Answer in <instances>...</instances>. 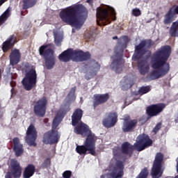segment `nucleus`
<instances>
[{
    "mask_svg": "<svg viewBox=\"0 0 178 178\" xmlns=\"http://www.w3.org/2000/svg\"><path fill=\"white\" fill-rule=\"evenodd\" d=\"M110 96L109 93L106 94H95L93 95V108L94 109L97 108V106L99 105H102L106 102H108Z\"/></svg>",
    "mask_w": 178,
    "mask_h": 178,
    "instance_id": "nucleus-18",
    "label": "nucleus"
},
{
    "mask_svg": "<svg viewBox=\"0 0 178 178\" xmlns=\"http://www.w3.org/2000/svg\"><path fill=\"white\" fill-rule=\"evenodd\" d=\"M63 38L60 35H54V42L57 47H60L62 45Z\"/></svg>",
    "mask_w": 178,
    "mask_h": 178,
    "instance_id": "nucleus-38",
    "label": "nucleus"
},
{
    "mask_svg": "<svg viewBox=\"0 0 178 178\" xmlns=\"http://www.w3.org/2000/svg\"><path fill=\"white\" fill-rule=\"evenodd\" d=\"M148 175H149L148 168H144L136 177V178H148Z\"/></svg>",
    "mask_w": 178,
    "mask_h": 178,
    "instance_id": "nucleus-35",
    "label": "nucleus"
},
{
    "mask_svg": "<svg viewBox=\"0 0 178 178\" xmlns=\"http://www.w3.org/2000/svg\"><path fill=\"white\" fill-rule=\"evenodd\" d=\"M10 86H11V87H15V86H16V83H10Z\"/></svg>",
    "mask_w": 178,
    "mask_h": 178,
    "instance_id": "nucleus-48",
    "label": "nucleus"
},
{
    "mask_svg": "<svg viewBox=\"0 0 178 178\" xmlns=\"http://www.w3.org/2000/svg\"><path fill=\"white\" fill-rule=\"evenodd\" d=\"M76 92V87H74L71 89L70 94H74Z\"/></svg>",
    "mask_w": 178,
    "mask_h": 178,
    "instance_id": "nucleus-43",
    "label": "nucleus"
},
{
    "mask_svg": "<svg viewBox=\"0 0 178 178\" xmlns=\"http://www.w3.org/2000/svg\"><path fill=\"white\" fill-rule=\"evenodd\" d=\"M146 53L147 50L145 49V44L141 41L139 44L135 47V56L134 58V60H138V56L145 55Z\"/></svg>",
    "mask_w": 178,
    "mask_h": 178,
    "instance_id": "nucleus-27",
    "label": "nucleus"
},
{
    "mask_svg": "<svg viewBox=\"0 0 178 178\" xmlns=\"http://www.w3.org/2000/svg\"><path fill=\"white\" fill-rule=\"evenodd\" d=\"M169 34L170 37H178V19L172 22L169 30Z\"/></svg>",
    "mask_w": 178,
    "mask_h": 178,
    "instance_id": "nucleus-31",
    "label": "nucleus"
},
{
    "mask_svg": "<svg viewBox=\"0 0 178 178\" xmlns=\"http://www.w3.org/2000/svg\"><path fill=\"white\" fill-rule=\"evenodd\" d=\"M116 123H118V113L116 112L108 113L102 120V124L106 129L114 127Z\"/></svg>",
    "mask_w": 178,
    "mask_h": 178,
    "instance_id": "nucleus-16",
    "label": "nucleus"
},
{
    "mask_svg": "<svg viewBox=\"0 0 178 178\" xmlns=\"http://www.w3.org/2000/svg\"><path fill=\"white\" fill-rule=\"evenodd\" d=\"M11 170L14 178H19L22 176V167L20 163L16 159H12L10 162Z\"/></svg>",
    "mask_w": 178,
    "mask_h": 178,
    "instance_id": "nucleus-20",
    "label": "nucleus"
},
{
    "mask_svg": "<svg viewBox=\"0 0 178 178\" xmlns=\"http://www.w3.org/2000/svg\"><path fill=\"white\" fill-rule=\"evenodd\" d=\"M101 68V65L98 63H95L92 66L91 72L89 74H86L85 75V78L86 80H90L92 79V77L97 76V73L99 72V69Z\"/></svg>",
    "mask_w": 178,
    "mask_h": 178,
    "instance_id": "nucleus-29",
    "label": "nucleus"
},
{
    "mask_svg": "<svg viewBox=\"0 0 178 178\" xmlns=\"http://www.w3.org/2000/svg\"><path fill=\"white\" fill-rule=\"evenodd\" d=\"M86 2L88 3H92V0H87Z\"/></svg>",
    "mask_w": 178,
    "mask_h": 178,
    "instance_id": "nucleus-47",
    "label": "nucleus"
},
{
    "mask_svg": "<svg viewBox=\"0 0 178 178\" xmlns=\"http://www.w3.org/2000/svg\"><path fill=\"white\" fill-rule=\"evenodd\" d=\"M83 113L84 111L81 108H76L74 110L71 116L72 126H77L80 122H82L81 119L83 118Z\"/></svg>",
    "mask_w": 178,
    "mask_h": 178,
    "instance_id": "nucleus-22",
    "label": "nucleus"
},
{
    "mask_svg": "<svg viewBox=\"0 0 178 178\" xmlns=\"http://www.w3.org/2000/svg\"><path fill=\"white\" fill-rule=\"evenodd\" d=\"M173 12L175 15H178V6L174 9Z\"/></svg>",
    "mask_w": 178,
    "mask_h": 178,
    "instance_id": "nucleus-45",
    "label": "nucleus"
},
{
    "mask_svg": "<svg viewBox=\"0 0 178 178\" xmlns=\"http://www.w3.org/2000/svg\"><path fill=\"white\" fill-rule=\"evenodd\" d=\"M69 111H70L69 106H64L60 107L53 120L51 130L45 132L43 135V144H46V145H48V144H49V145H54V144H58V143H59L60 135H59V131H58L56 129H58L59 124H60V122H62L63 118H65Z\"/></svg>",
    "mask_w": 178,
    "mask_h": 178,
    "instance_id": "nucleus-3",
    "label": "nucleus"
},
{
    "mask_svg": "<svg viewBox=\"0 0 178 178\" xmlns=\"http://www.w3.org/2000/svg\"><path fill=\"white\" fill-rule=\"evenodd\" d=\"M74 133L75 134L83 136V137H88V136H92L93 138H97L95 134L90 130V127L83 121L79 122L76 126H74Z\"/></svg>",
    "mask_w": 178,
    "mask_h": 178,
    "instance_id": "nucleus-13",
    "label": "nucleus"
},
{
    "mask_svg": "<svg viewBox=\"0 0 178 178\" xmlns=\"http://www.w3.org/2000/svg\"><path fill=\"white\" fill-rule=\"evenodd\" d=\"M175 15L176 14L174 13L173 8H170V10L164 16L163 23L165 24H170V23L173 22V19L175 18Z\"/></svg>",
    "mask_w": 178,
    "mask_h": 178,
    "instance_id": "nucleus-30",
    "label": "nucleus"
},
{
    "mask_svg": "<svg viewBox=\"0 0 178 178\" xmlns=\"http://www.w3.org/2000/svg\"><path fill=\"white\" fill-rule=\"evenodd\" d=\"M76 56V50L72 48L67 49V50L63 51L59 56L58 59L60 62H70L73 60L74 62V58Z\"/></svg>",
    "mask_w": 178,
    "mask_h": 178,
    "instance_id": "nucleus-17",
    "label": "nucleus"
},
{
    "mask_svg": "<svg viewBox=\"0 0 178 178\" xmlns=\"http://www.w3.org/2000/svg\"><path fill=\"white\" fill-rule=\"evenodd\" d=\"M142 42L145 43V48H146L147 49H150L152 47H154V45H155V42H154L151 39L142 40Z\"/></svg>",
    "mask_w": 178,
    "mask_h": 178,
    "instance_id": "nucleus-36",
    "label": "nucleus"
},
{
    "mask_svg": "<svg viewBox=\"0 0 178 178\" xmlns=\"http://www.w3.org/2000/svg\"><path fill=\"white\" fill-rule=\"evenodd\" d=\"M134 148L133 145L129 142H124L121 145V152L123 155H128L129 158H131Z\"/></svg>",
    "mask_w": 178,
    "mask_h": 178,
    "instance_id": "nucleus-26",
    "label": "nucleus"
},
{
    "mask_svg": "<svg viewBox=\"0 0 178 178\" xmlns=\"http://www.w3.org/2000/svg\"><path fill=\"white\" fill-rule=\"evenodd\" d=\"M9 57H10V63L13 66H15V65H17V63L20 62V59L22 58L20 50L17 49H15L12 50Z\"/></svg>",
    "mask_w": 178,
    "mask_h": 178,
    "instance_id": "nucleus-25",
    "label": "nucleus"
},
{
    "mask_svg": "<svg viewBox=\"0 0 178 178\" xmlns=\"http://www.w3.org/2000/svg\"><path fill=\"white\" fill-rule=\"evenodd\" d=\"M59 16L63 23L75 27V29H81L83 23L80 19L86 20L88 16V11L83 4H75L63 9Z\"/></svg>",
    "mask_w": 178,
    "mask_h": 178,
    "instance_id": "nucleus-2",
    "label": "nucleus"
},
{
    "mask_svg": "<svg viewBox=\"0 0 178 178\" xmlns=\"http://www.w3.org/2000/svg\"><path fill=\"white\" fill-rule=\"evenodd\" d=\"M13 143L14 144L13 151L15 154V156H22L23 152H24V149H23V145L20 143V139L15 137L13 139Z\"/></svg>",
    "mask_w": 178,
    "mask_h": 178,
    "instance_id": "nucleus-24",
    "label": "nucleus"
},
{
    "mask_svg": "<svg viewBox=\"0 0 178 178\" xmlns=\"http://www.w3.org/2000/svg\"><path fill=\"white\" fill-rule=\"evenodd\" d=\"M163 162V154L159 152L156 154L155 159L151 170L150 175L152 178H161L163 175L162 170V163Z\"/></svg>",
    "mask_w": 178,
    "mask_h": 178,
    "instance_id": "nucleus-9",
    "label": "nucleus"
},
{
    "mask_svg": "<svg viewBox=\"0 0 178 178\" xmlns=\"http://www.w3.org/2000/svg\"><path fill=\"white\" fill-rule=\"evenodd\" d=\"M123 120L122 127L123 133H131V131H134L138 121L136 119L131 120L130 116L125 117Z\"/></svg>",
    "mask_w": 178,
    "mask_h": 178,
    "instance_id": "nucleus-15",
    "label": "nucleus"
},
{
    "mask_svg": "<svg viewBox=\"0 0 178 178\" xmlns=\"http://www.w3.org/2000/svg\"><path fill=\"white\" fill-rule=\"evenodd\" d=\"M51 44H44L39 48V54L43 56L44 59V65L48 70L54 69L56 63V57L54 55V51L52 49L49 48Z\"/></svg>",
    "mask_w": 178,
    "mask_h": 178,
    "instance_id": "nucleus-5",
    "label": "nucleus"
},
{
    "mask_svg": "<svg viewBox=\"0 0 178 178\" xmlns=\"http://www.w3.org/2000/svg\"><path fill=\"white\" fill-rule=\"evenodd\" d=\"M123 40L124 43L119 44L117 46L118 49H120L119 53H116L115 55V59L112 61L111 64L110 65V67L111 70L115 72L120 74L123 72V66H124V60H123V51L126 48H127V42H129V37L127 35L122 36Z\"/></svg>",
    "mask_w": 178,
    "mask_h": 178,
    "instance_id": "nucleus-4",
    "label": "nucleus"
},
{
    "mask_svg": "<svg viewBox=\"0 0 178 178\" xmlns=\"http://www.w3.org/2000/svg\"><path fill=\"white\" fill-rule=\"evenodd\" d=\"M172 54V47L169 45L162 46L156 50L151 58L152 72L147 75L150 80H157L165 77L170 72V63H168Z\"/></svg>",
    "mask_w": 178,
    "mask_h": 178,
    "instance_id": "nucleus-1",
    "label": "nucleus"
},
{
    "mask_svg": "<svg viewBox=\"0 0 178 178\" xmlns=\"http://www.w3.org/2000/svg\"><path fill=\"white\" fill-rule=\"evenodd\" d=\"M35 173V165L33 164H28V165L24 168L23 172L24 178H30L34 176Z\"/></svg>",
    "mask_w": 178,
    "mask_h": 178,
    "instance_id": "nucleus-28",
    "label": "nucleus"
},
{
    "mask_svg": "<svg viewBox=\"0 0 178 178\" xmlns=\"http://www.w3.org/2000/svg\"><path fill=\"white\" fill-rule=\"evenodd\" d=\"M9 16H10V9L8 8L0 15V27L6 22V20L9 19Z\"/></svg>",
    "mask_w": 178,
    "mask_h": 178,
    "instance_id": "nucleus-33",
    "label": "nucleus"
},
{
    "mask_svg": "<svg viewBox=\"0 0 178 178\" xmlns=\"http://www.w3.org/2000/svg\"><path fill=\"white\" fill-rule=\"evenodd\" d=\"M63 178H71L72 177V171L66 170L63 173Z\"/></svg>",
    "mask_w": 178,
    "mask_h": 178,
    "instance_id": "nucleus-41",
    "label": "nucleus"
},
{
    "mask_svg": "<svg viewBox=\"0 0 178 178\" xmlns=\"http://www.w3.org/2000/svg\"><path fill=\"white\" fill-rule=\"evenodd\" d=\"M51 166V158L48 157L40 165L41 169H47Z\"/></svg>",
    "mask_w": 178,
    "mask_h": 178,
    "instance_id": "nucleus-37",
    "label": "nucleus"
},
{
    "mask_svg": "<svg viewBox=\"0 0 178 178\" xmlns=\"http://www.w3.org/2000/svg\"><path fill=\"white\" fill-rule=\"evenodd\" d=\"M162 129V122H158L156 126L153 128L152 133H154V136L158 134L159 130Z\"/></svg>",
    "mask_w": 178,
    "mask_h": 178,
    "instance_id": "nucleus-39",
    "label": "nucleus"
},
{
    "mask_svg": "<svg viewBox=\"0 0 178 178\" xmlns=\"http://www.w3.org/2000/svg\"><path fill=\"white\" fill-rule=\"evenodd\" d=\"M11 91H13V89H11Z\"/></svg>",
    "mask_w": 178,
    "mask_h": 178,
    "instance_id": "nucleus-50",
    "label": "nucleus"
},
{
    "mask_svg": "<svg viewBox=\"0 0 178 178\" xmlns=\"http://www.w3.org/2000/svg\"><path fill=\"white\" fill-rule=\"evenodd\" d=\"M151 91V86H142L139 88L138 92L139 95H144V94H147Z\"/></svg>",
    "mask_w": 178,
    "mask_h": 178,
    "instance_id": "nucleus-34",
    "label": "nucleus"
},
{
    "mask_svg": "<svg viewBox=\"0 0 178 178\" xmlns=\"http://www.w3.org/2000/svg\"><path fill=\"white\" fill-rule=\"evenodd\" d=\"M97 143V138L92 137V135H89L86 137L83 145H77L76 151L79 155H87L90 154L92 156H97V152H95V144Z\"/></svg>",
    "mask_w": 178,
    "mask_h": 178,
    "instance_id": "nucleus-6",
    "label": "nucleus"
},
{
    "mask_svg": "<svg viewBox=\"0 0 178 178\" xmlns=\"http://www.w3.org/2000/svg\"><path fill=\"white\" fill-rule=\"evenodd\" d=\"M16 42H17V37L15 35H10L9 38L3 42L2 51L4 53L8 52V51H10V49L15 47V44H16Z\"/></svg>",
    "mask_w": 178,
    "mask_h": 178,
    "instance_id": "nucleus-19",
    "label": "nucleus"
},
{
    "mask_svg": "<svg viewBox=\"0 0 178 178\" xmlns=\"http://www.w3.org/2000/svg\"><path fill=\"white\" fill-rule=\"evenodd\" d=\"M96 10L97 19L101 22L97 21L98 26H106L107 24H111L112 20H116V12L113 8L111 10V17L109 15V10L107 8L98 7Z\"/></svg>",
    "mask_w": 178,
    "mask_h": 178,
    "instance_id": "nucleus-7",
    "label": "nucleus"
},
{
    "mask_svg": "<svg viewBox=\"0 0 178 178\" xmlns=\"http://www.w3.org/2000/svg\"><path fill=\"white\" fill-rule=\"evenodd\" d=\"M47 105H48V99L44 96L38 100L33 106V111L38 118H44L47 113Z\"/></svg>",
    "mask_w": 178,
    "mask_h": 178,
    "instance_id": "nucleus-11",
    "label": "nucleus"
},
{
    "mask_svg": "<svg viewBox=\"0 0 178 178\" xmlns=\"http://www.w3.org/2000/svg\"><path fill=\"white\" fill-rule=\"evenodd\" d=\"M113 40H118V36L113 37Z\"/></svg>",
    "mask_w": 178,
    "mask_h": 178,
    "instance_id": "nucleus-49",
    "label": "nucleus"
},
{
    "mask_svg": "<svg viewBox=\"0 0 178 178\" xmlns=\"http://www.w3.org/2000/svg\"><path fill=\"white\" fill-rule=\"evenodd\" d=\"M74 59V62H84L91 59V54L88 51L84 52L81 50H75V58Z\"/></svg>",
    "mask_w": 178,
    "mask_h": 178,
    "instance_id": "nucleus-21",
    "label": "nucleus"
},
{
    "mask_svg": "<svg viewBox=\"0 0 178 178\" xmlns=\"http://www.w3.org/2000/svg\"><path fill=\"white\" fill-rule=\"evenodd\" d=\"M132 15L136 17H138V16H141V10L139 8H134L132 10Z\"/></svg>",
    "mask_w": 178,
    "mask_h": 178,
    "instance_id": "nucleus-40",
    "label": "nucleus"
},
{
    "mask_svg": "<svg viewBox=\"0 0 178 178\" xmlns=\"http://www.w3.org/2000/svg\"><path fill=\"white\" fill-rule=\"evenodd\" d=\"M37 136V129H35L34 124H31L27 129L26 136V142L30 147H37V143H35Z\"/></svg>",
    "mask_w": 178,
    "mask_h": 178,
    "instance_id": "nucleus-14",
    "label": "nucleus"
},
{
    "mask_svg": "<svg viewBox=\"0 0 178 178\" xmlns=\"http://www.w3.org/2000/svg\"><path fill=\"white\" fill-rule=\"evenodd\" d=\"M22 9L24 10L35 6L38 0H22Z\"/></svg>",
    "mask_w": 178,
    "mask_h": 178,
    "instance_id": "nucleus-32",
    "label": "nucleus"
},
{
    "mask_svg": "<svg viewBox=\"0 0 178 178\" xmlns=\"http://www.w3.org/2000/svg\"><path fill=\"white\" fill-rule=\"evenodd\" d=\"M6 178H12V176L10 175V173H8V174L6 175Z\"/></svg>",
    "mask_w": 178,
    "mask_h": 178,
    "instance_id": "nucleus-46",
    "label": "nucleus"
},
{
    "mask_svg": "<svg viewBox=\"0 0 178 178\" xmlns=\"http://www.w3.org/2000/svg\"><path fill=\"white\" fill-rule=\"evenodd\" d=\"M138 69L143 76H145L149 72V63L148 60L142 59L138 60Z\"/></svg>",
    "mask_w": 178,
    "mask_h": 178,
    "instance_id": "nucleus-23",
    "label": "nucleus"
},
{
    "mask_svg": "<svg viewBox=\"0 0 178 178\" xmlns=\"http://www.w3.org/2000/svg\"><path fill=\"white\" fill-rule=\"evenodd\" d=\"M35 84H37V71L32 68L26 73L22 80V85L26 91H30L35 87Z\"/></svg>",
    "mask_w": 178,
    "mask_h": 178,
    "instance_id": "nucleus-10",
    "label": "nucleus"
},
{
    "mask_svg": "<svg viewBox=\"0 0 178 178\" xmlns=\"http://www.w3.org/2000/svg\"><path fill=\"white\" fill-rule=\"evenodd\" d=\"M165 108H166V105L163 103L149 105L146 108V115H147V117L146 118L145 116H143L140 118V122L144 120V122L147 123V122H148L151 118L158 116L159 113L163 112Z\"/></svg>",
    "mask_w": 178,
    "mask_h": 178,
    "instance_id": "nucleus-8",
    "label": "nucleus"
},
{
    "mask_svg": "<svg viewBox=\"0 0 178 178\" xmlns=\"http://www.w3.org/2000/svg\"><path fill=\"white\" fill-rule=\"evenodd\" d=\"M30 67H31V66H30V64H29V63H25L24 68L26 69V70H30Z\"/></svg>",
    "mask_w": 178,
    "mask_h": 178,
    "instance_id": "nucleus-42",
    "label": "nucleus"
},
{
    "mask_svg": "<svg viewBox=\"0 0 178 178\" xmlns=\"http://www.w3.org/2000/svg\"><path fill=\"white\" fill-rule=\"evenodd\" d=\"M8 0H0V7L2 6V4L5 3V2H7Z\"/></svg>",
    "mask_w": 178,
    "mask_h": 178,
    "instance_id": "nucleus-44",
    "label": "nucleus"
},
{
    "mask_svg": "<svg viewBox=\"0 0 178 178\" xmlns=\"http://www.w3.org/2000/svg\"><path fill=\"white\" fill-rule=\"evenodd\" d=\"M152 145V140L149 138L148 135L143 134L139 137V140L134 143V147L136 151L141 152V151H144L147 147H151Z\"/></svg>",
    "mask_w": 178,
    "mask_h": 178,
    "instance_id": "nucleus-12",
    "label": "nucleus"
}]
</instances>
